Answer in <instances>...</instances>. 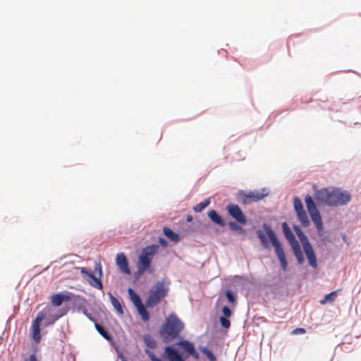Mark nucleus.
Returning a JSON list of instances; mask_svg holds the SVG:
<instances>
[{
	"label": "nucleus",
	"instance_id": "24",
	"mask_svg": "<svg viewBox=\"0 0 361 361\" xmlns=\"http://www.w3.org/2000/svg\"><path fill=\"white\" fill-rule=\"evenodd\" d=\"M146 305L144 304L135 307L137 314L140 317L141 319L144 322H147L150 319V315L149 312L146 309Z\"/></svg>",
	"mask_w": 361,
	"mask_h": 361
},
{
	"label": "nucleus",
	"instance_id": "22",
	"mask_svg": "<svg viewBox=\"0 0 361 361\" xmlns=\"http://www.w3.org/2000/svg\"><path fill=\"white\" fill-rule=\"evenodd\" d=\"M107 295L109 298L112 306L115 309L117 314L119 315L123 314L124 310L119 300L111 292L107 293Z\"/></svg>",
	"mask_w": 361,
	"mask_h": 361
},
{
	"label": "nucleus",
	"instance_id": "11",
	"mask_svg": "<svg viewBox=\"0 0 361 361\" xmlns=\"http://www.w3.org/2000/svg\"><path fill=\"white\" fill-rule=\"evenodd\" d=\"M313 200H315L316 204L322 207L331 206V190L327 188L315 189Z\"/></svg>",
	"mask_w": 361,
	"mask_h": 361
},
{
	"label": "nucleus",
	"instance_id": "19",
	"mask_svg": "<svg viewBox=\"0 0 361 361\" xmlns=\"http://www.w3.org/2000/svg\"><path fill=\"white\" fill-rule=\"evenodd\" d=\"M97 331L107 341L113 342L114 336L109 331V330L101 324L98 323L97 320L94 323Z\"/></svg>",
	"mask_w": 361,
	"mask_h": 361
},
{
	"label": "nucleus",
	"instance_id": "30",
	"mask_svg": "<svg viewBox=\"0 0 361 361\" xmlns=\"http://www.w3.org/2000/svg\"><path fill=\"white\" fill-rule=\"evenodd\" d=\"M337 295V290L332 291L325 295V296L321 300L320 303L323 305L326 303H331L336 300Z\"/></svg>",
	"mask_w": 361,
	"mask_h": 361
},
{
	"label": "nucleus",
	"instance_id": "1",
	"mask_svg": "<svg viewBox=\"0 0 361 361\" xmlns=\"http://www.w3.org/2000/svg\"><path fill=\"white\" fill-rule=\"evenodd\" d=\"M262 228L263 231L261 229L256 231V235L260 242V245L266 250H271V245L273 246L281 269L283 271H286L288 267V260L283 247L276 232L271 226L267 223L262 224Z\"/></svg>",
	"mask_w": 361,
	"mask_h": 361
},
{
	"label": "nucleus",
	"instance_id": "7",
	"mask_svg": "<svg viewBox=\"0 0 361 361\" xmlns=\"http://www.w3.org/2000/svg\"><path fill=\"white\" fill-rule=\"evenodd\" d=\"M169 284V283L167 285ZM169 290L168 286L164 285V279L157 281L149 289L145 300L147 307L153 308L157 306L167 295Z\"/></svg>",
	"mask_w": 361,
	"mask_h": 361
},
{
	"label": "nucleus",
	"instance_id": "16",
	"mask_svg": "<svg viewBox=\"0 0 361 361\" xmlns=\"http://www.w3.org/2000/svg\"><path fill=\"white\" fill-rule=\"evenodd\" d=\"M281 228L284 237L288 240L290 246L292 245L299 243L296 239L295 234L293 233V232L292 231L286 221H284L281 224Z\"/></svg>",
	"mask_w": 361,
	"mask_h": 361
},
{
	"label": "nucleus",
	"instance_id": "27",
	"mask_svg": "<svg viewBox=\"0 0 361 361\" xmlns=\"http://www.w3.org/2000/svg\"><path fill=\"white\" fill-rule=\"evenodd\" d=\"M211 202L210 198H206L193 207V210L196 213L202 212Z\"/></svg>",
	"mask_w": 361,
	"mask_h": 361
},
{
	"label": "nucleus",
	"instance_id": "14",
	"mask_svg": "<svg viewBox=\"0 0 361 361\" xmlns=\"http://www.w3.org/2000/svg\"><path fill=\"white\" fill-rule=\"evenodd\" d=\"M302 249H303V252H305V254L306 255V258H307L309 265L312 269H317L318 267V262H317V255L314 250L312 245H310Z\"/></svg>",
	"mask_w": 361,
	"mask_h": 361
},
{
	"label": "nucleus",
	"instance_id": "12",
	"mask_svg": "<svg viewBox=\"0 0 361 361\" xmlns=\"http://www.w3.org/2000/svg\"><path fill=\"white\" fill-rule=\"evenodd\" d=\"M116 264L121 273L126 275L131 274L129 263L124 252H119L116 255Z\"/></svg>",
	"mask_w": 361,
	"mask_h": 361
},
{
	"label": "nucleus",
	"instance_id": "17",
	"mask_svg": "<svg viewBox=\"0 0 361 361\" xmlns=\"http://www.w3.org/2000/svg\"><path fill=\"white\" fill-rule=\"evenodd\" d=\"M207 216L209 219L216 225L221 227H224L226 225V222L221 216L217 211L215 209H210L207 212Z\"/></svg>",
	"mask_w": 361,
	"mask_h": 361
},
{
	"label": "nucleus",
	"instance_id": "9",
	"mask_svg": "<svg viewBox=\"0 0 361 361\" xmlns=\"http://www.w3.org/2000/svg\"><path fill=\"white\" fill-rule=\"evenodd\" d=\"M352 200V195L346 190L335 187L331 190V206L338 207L347 205Z\"/></svg>",
	"mask_w": 361,
	"mask_h": 361
},
{
	"label": "nucleus",
	"instance_id": "37",
	"mask_svg": "<svg viewBox=\"0 0 361 361\" xmlns=\"http://www.w3.org/2000/svg\"><path fill=\"white\" fill-rule=\"evenodd\" d=\"M222 315L221 317H228L229 318L232 312L231 309L227 305H224L221 308Z\"/></svg>",
	"mask_w": 361,
	"mask_h": 361
},
{
	"label": "nucleus",
	"instance_id": "29",
	"mask_svg": "<svg viewBox=\"0 0 361 361\" xmlns=\"http://www.w3.org/2000/svg\"><path fill=\"white\" fill-rule=\"evenodd\" d=\"M321 229H316L317 233L319 238V240L322 242L326 243V242H331V240L329 238V232L324 230V225H322Z\"/></svg>",
	"mask_w": 361,
	"mask_h": 361
},
{
	"label": "nucleus",
	"instance_id": "8",
	"mask_svg": "<svg viewBox=\"0 0 361 361\" xmlns=\"http://www.w3.org/2000/svg\"><path fill=\"white\" fill-rule=\"evenodd\" d=\"M82 275V277L92 287L98 290L103 289V284L102 279L103 277L102 267L100 262H95L94 270L98 274L96 277L93 272L86 267H77Z\"/></svg>",
	"mask_w": 361,
	"mask_h": 361
},
{
	"label": "nucleus",
	"instance_id": "3",
	"mask_svg": "<svg viewBox=\"0 0 361 361\" xmlns=\"http://www.w3.org/2000/svg\"><path fill=\"white\" fill-rule=\"evenodd\" d=\"M177 339L174 343L165 346L161 354L162 359H167L169 361H185L190 356L196 360L200 358L194 343L183 336Z\"/></svg>",
	"mask_w": 361,
	"mask_h": 361
},
{
	"label": "nucleus",
	"instance_id": "33",
	"mask_svg": "<svg viewBox=\"0 0 361 361\" xmlns=\"http://www.w3.org/2000/svg\"><path fill=\"white\" fill-rule=\"evenodd\" d=\"M293 207L296 214L305 211L303 204L298 196L293 197Z\"/></svg>",
	"mask_w": 361,
	"mask_h": 361
},
{
	"label": "nucleus",
	"instance_id": "6",
	"mask_svg": "<svg viewBox=\"0 0 361 361\" xmlns=\"http://www.w3.org/2000/svg\"><path fill=\"white\" fill-rule=\"evenodd\" d=\"M225 209L227 214L234 219L228 222L229 229L239 234H245L246 230L243 226L247 224V218L240 206L237 204L228 203Z\"/></svg>",
	"mask_w": 361,
	"mask_h": 361
},
{
	"label": "nucleus",
	"instance_id": "32",
	"mask_svg": "<svg viewBox=\"0 0 361 361\" xmlns=\"http://www.w3.org/2000/svg\"><path fill=\"white\" fill-rule=\"evenodd\" d=\"M75 311L78 313L83 314L90 321H91L93 323H94L97 321L95 317L91 313H90L85 307L78 306L75 308Z\"/></svg>",
	"mask_w": 361,
	"mask_h": 361
},
{
	"label": "nucleus",
	"instance_id": "40",
	"mask_svg": "<svg viewBox=\"0 0 361 361\" xmlns=\"http://www.w3.org/2000/svg\"><path fill=\"white\" fill-rule=\"evenodd\" d=\"M23 361H39L35 353H31L27 357H25Z\"/></svg>",
	"mask_w": 361,
	"mask_h": 361
},
{
	"label": "nucleus",
	"instance_id": "31",
	"mask_svg": "<svg viewBox=\"0 0 361 361\" xmlns=\"http://www.w3.org/2000/svg\"><path fill=\"white\" fill-rule=\"evenodd\" d=\"M143 341L148 348L154 349L157 347L156 341L148 334L143 336Z\"/></svg>",
	"mask_w": 361,
	"mask_h": 361
},
{
	"label": "nucleus",
	"instance_id": "35",
	"mask_svg": "<svg viewBox=\"0 0 361 361\" xmlns=\"http://www.w3.org/2000/svg\"><path fill=\"white\" fill-rule=\"evenodd\" d=\"M219 320L220 325L222 328L226 329H228L230 328L231 322L228 317H224L220 316Z\"/></svg>",
	"mask_w": 361,
	"mask_h": 361
},
{
	"label": "nucleus",
	"instance_id": "13",
	"mask_svg": "<svg viewBox=\"0 0 361 361\" xmlns=\"http://www.w3.org/2000/svg\"><path fill=\"white\" fill-rule=\"evenodd\" d=\"M73 293H57L51 295V307H56L63 305V303L71 300Z\"/></svg>",
	"mask_w": 361,
	"mask_h": 361
},
{
	"label": "nucleus",
	"instance_id": "38",
	"mask_svg": "<svg viewBox=\"0 0 361 361\" xmlns=\"http://www.w3.org/2000/svg\"><path fill=\"white\" fill-rule=\"evenodd\" d=\"M306 332V330L305 328H302V327H298V328H295L292 331H291V334L292 335H298V334H303Z\"/></svg>",
	"mask_w": 361,
	"mask_h": 361
},
{
	"label": "nucleus",
	"instance_id": "10",
	"mask_svg": "<svg viewBox=\"0 0 361 361\" xmlns=\"http://www.w3.org/2000/svg\"><path fill=\"white\" fill-rule=\"evenodd\" d=\"M304 200L307 210L316 229H321L320 228L324 225L322 217L312 197L310 194H307Z\"/></svg>",
	"mask_w": 361,
	"mask_h": 361
},
{
	"label": "nucleus",
	"instance_id": "36",
	"mask_svg": "<svg viewBox=\"0 0 361 361\" xmlns=\"http://www.w3.org/2000/svg\"><path fill=\"white\" fill-rule=\"evenodd\" d=\"M145 353L147 354V355L148 356L151 361H162L163 360L161 357H157L152 351L147 348L145 349Z\"/></svg>",
	"mask_w": 361,
	"mask_h": 361
},
{
	"label": "nucleus",
	"instance_id": "28",
	"mask_svg": "<svg viewBox=\"0 0 361 361\" xmlns=\"http://www.w3.org/2000/svg\"><path fill=\"white\" fill-rule=\"evenodd\" d=\"M296 215L302 226L307 227L310 226V221L309 220V218L307 216V214L305 210L303 212L297 213Z\"/></svg>",
	"mask_w": 361,
	"mask_h": 361
},
{
	"label": "nucleus",
	"instance_id": "4",
	"mask_svg": "<svg viewBox=\"0 0 361 361\" xmlns=\"http://www.w3.org/2000/svg\"><path fill=\"white\" fill-rule=\"evenodd\" d=\"M158 250L159 245L157 244H151L142 249L136 262L137 271L134 273L133 283L137 281L145 272L149 274H152L154 272L152 259Z\"/></svg>",
	"mask_w": 361,
	"mask_h": 361
},
{
	"label": "nucleus",
	"instance_id": "34",
	"mask_svg": "<svg viewBox=\"0 0 361 361\" xmlns=\"http://www.w3.org/2000/svg\"><path fill=\"white\" fill-rule=\"evenodd\" d=\"M225 296L229 303L235 304L237 302L236 293L233 290L227 289L225 291Z\"/></svg>",
	"mask_w": 361,
	"mask_h": 361
},
{
	"label": "nucleus",
	"instance_id": "42",
	"mask_svg": "<svg viewBox=\"0 0 361 361\" xmlns=\"http://www.w3.org/2000/svg\"><path fill=\"white\" fill-rule=\"evenodd\" d=\"M119 357H120V359L121 360V361H128V360H126V358L123 355H119Z\"/></svg>",
	"mask_w": 361,
	"mask_h": 361
},
{
	"label": "nucleus",
	"instance_id": "15",
	"mask_svg": "<svg viewBox=\"0 0 361 361\" xmlns=\"http://www.w3.org/2000/svg\"><path fill=\"white\" fill-rule=\"evenodd\" d=\"M269 194V190L267 188H262L260 190H253L248 192L250 202H257L262 200Z\"/></svg>",
	"mask_w": 361,
	"mask_h": 361
},
{
	"label": "nucleus",
	"instance_id": "18",
	"mask_svg": "<svg viewBox=\"0 0 361 361\" xmlns=\"http://www.w3.org/2000/svg\"><path fill=\"white\" fill-rule=\"evenodd\" d=\"M293 228L295 234L297 235L298 238L300 240V242L302 243V248H304L310 245H312L311 243L310 242L307 236L303 232V231L302 230V228H300V226L299 225L294 224L293 226Z\"/></svg>",
	"mask_w": 361,
	"mask_h": 361
},
{
	"label": "nucleus",
	"instance_id": "25",
	"mask_svg": "<svg viewBox=\"0 0 361 361\" xmlns=\"http://www.w3.org/2000/svg\"><path fill=\"white\" fill-rule=\"evenodd\" d=\"M236 200L238 203L245 205L250 202L248 192L243 190H240L236 194Z\"/></svg>",
	"mask_w": 361,
	"mask_h": 361
},
{
	"label": "nucleus",
	"instance_id": "5",
	"mask_svg": "<svg viewBox=\"0 0 361 361\" xmlns=\"http://www.w3.org/2000/svg\"><path fill=\"white\" fill-rule=\"evenodd\" d=\"M185 328L184 322L175 312L170 313L159 330V334L164 343L181 337L180 333Z\"/></svg>",
	"mask_w": 361,
	"mask_h": 361
},
{
	"label": "nucleus",
	"instance_id": "39",
	"mask_svg": "<svg viewBox=\"0 0 361 361\" xmlns=\"http://www.w3.org/2000/svg\"><path fill=\"white\" fill-rule=\"evenodd\" d=\"M158 242H159V245H161L164 248H166L169 246V243H168L167 240H166L164 238L159 237Z\"/></svg>",
	"mask_w": 361,
	"mask_h": 361
},
{
	"label": "nucleus",
	"instance_id": "2",
	"mask_svg": "<svg viewBox=\"0 0 361 361\" xmlns=\"http://www.w3.org/2000/svg\"><path fill=\"white\" fill-rule=\"evenodd\" d=\"M68 311V307H63L60 310L56 311V308L47 305L40 312H39L36 317L32 320L30 334L32 340L39 343L42 338L41 334V323L44 328L49 327L55 324L61 317L64 316Z\"/></svg>",
	"mask_w": 361,
	"mask_h": 361
},
{
	"label": "nucleus",
	"instance_id": "41",
	"mask_svg": "<svg viewBox=\"0 0 361 361\" xmlns=\"http://www.w3.org/2000/svg\"><path fill=\"white\" fill-rule=\"evenodd\" d=\"M193 218H192V216L190 215V214H188L186 216V221L187 222H191L192 221Z\"/></svg>",
	"mask_w": 361,
	"mask_h": 361
},
{
	"label": "nucleus",
	"instance_id": "26",
	"mask_svg": "<svg viewBox=\"0 0 361 361\" xmlns=\"http://www.w3.org/2000/svg\"><path fill=\"white\" fill-rule=\"evenodd\" d=\"M199 350L204 354L209 361H217L216 357L214 353L207 346L199 345Z\"/></svg>",
	"mask_w": 361,
	"mask_h": 361
},
{
	"label": "nucleus",
	"instance_id": "21",
	"mask_svg": "<svg viewBox=\"0 0 361 361\" xmlns=\"http://www.w3.org/2000/svg\"><path fill=\"white\" fill-rule=\"evenodd\" d=\"M164 235L171 242L177 243L180 240V235L169 227L163 228Z\"/></svg>",
	"mask_w": 361,
	"mask_h": 361
},
{
	"label": "nucleus",
	"instance_id": "23",
	"mask_svg": "<svg viewBox=\"0 0 361 361\" xmlns=\"http://www.w3.org/2000/svg\"><path fill=\"white\" fill-rule=\"evenodd\" d=\"M128 293L130 301L133 302L135 307L143 305L142 300L140 296L132 288H128Z\"/></svg>",
	"mask_w": 361,
	"mask_h": 361
},
{
	"label": "nucleus",
	"instance_id": "20",
	"mask_svg": "<svg viewBox=\"0 0 361 361\" xmlns=\"http://www.w3.org/2000/svg\"><path fill=\"white\" fill-rule=\"evenodd\" d=\"M291 248H292L293 253L294 256L295 257L297 263L299 265L303 264L305 263V259L303 252L300 245V243H298L294 245H292Z\"/></svg>",
	"mask_w": 361,
	"mask_h": 361
}]
</instances>
